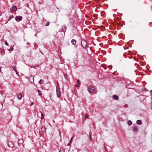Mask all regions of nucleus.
Instances as JSON below:
<instances>
[{
    "label": "nucleus",
    "instance_id": "obj_14",
    "mask_svg": "<svg viewBox=\"0 0 152 152\" xmlns=\"http://www.w3.org/2000/svg\"><path fill=\"white\" fill-rule=\"evenodd\" d=\"M113 98L115 100H117L118 99V97L115 95L113 96Z\"/></svg>",
    "mask_w": 152,
    "mask_h": 152
},
{
    "label": "nucleus",
    "instance_id": "obj_36",
    "mask_svg": "<svg viewBox=\"0 0 152 152\" xmlns=\"http://www.w3.org/2000/svg\"><path fill=\"white\" fill-rule=\"evenodd\" d=\"M57 84H58V86H59V84L58 83H57Z\"/></svg>",
    "mask_w": 152,
    "mask_h": 152
},
{
    "label": "nucleus",
    "instance_id": "obj_25",
    "mask_svg": "<svg viewBox=\"0 0 152 152\" xmlns=\"http://www.w3.org/2000/svg\"><path fill=\"white\" fill-rule=\"evenodd\" d=\"M75 86L76 87H78L79 86V84H75Z\"/></svg>",
    "mask_w": 152,
    "mask_h": 152
},
{
    "label": "nucleus",
    "instance_id": "obj_31",
    "mask_svg": "<svg viewBox=\"0 0 152 152\" xmlns=\"http://www.w3.org/2000/svg\"><path fill=\"white\" fill-rule=\"evenodd\" d=\"M15 72H16V74L19 76V75H18V72L17 70H15Z\"/></svg>",
    "mask_w": 152,
    "mask_h": 152
},
{
    "label": "nucleus",
    "instance_id": "obj_34",
    "mask_svg": "<svg viewBox=\"0 0 152 152\" xmlns=\"http://www.w3.org/2000/svg\"><path fill=\"white\" fill-rule=\"evenodd\" d=\"M60 152H64L63 151L62 152L61 151H60Z\"/></svg>",
    "mask_w": 152,
    "mask_h": 152
},
{
    "label": "nucleus",
    "instance_id": "obj_21",
    "mask_svg": "<svg viewBox=\"0 0 152 152\" xmlns=\"http://www.w3.org/2000/svg\"><path fill=\"white\" fill-rule=\"evenodd\" d=\"M77 83L78 84H79V85L80 84V80H78L77 81Z\"/></svg>",
    "mask_w": 152,
    "mask_h": 152
},
{
    "label": "nucleus",
    "instance_id": "obj_28",
    "mask_svg": "<svg viewBox=\"0 0 152 152\" xmlns=\"http://www.w3.org/2000/svg\"><path fill=\"white\" fill-rule=\"evenodd\" d=\"M5 44L7 45V46H9V44L6 41L5 42Z\"/></svg>",
    "mask_w": 152,
    "mask_h": 152
},
{
    "label": "nucleus",
    "instance_id": "obj_6",
    "mask_svg": "<svg viewBox=\"0 0 152 152\" xmlns=\"http://www.w3.org/2000/svg\"><path fill=\"white\" fill-rule=\"evenodd\" d=\"M138 129L136 126H134L133 128V131L134 132H136L138 130Z\"/></svg>",
    "mask_w": 152,
    "mask_h": 152
},
{
    "label": "nucleus",
    "instance_id": "obj_2",
    "mask_svg": "<svg viewBox=\"0 0 152 152\" xmlns=\"http://www.w3.org/2000/svg\"><path fill=\"white\" fill-rule=\"evenodd\" d=\"M56 92L57 96L59 97L60 96V91L58 87H56Z\"/></svg>",
    "mask_w": 152,
    "mask_h": 152
},
{
    "label": "nucleus",
    "instance_id": "obj_23",
    "mask_svg": "<svg viewBox=\"0 0 152 152\" xmlns=\"http://www.w3.org/2000/svg\"><path fill=\"white\" fill-rule=\"evenodd\" d=\"M12 67L13 69L14 70L15 72V70H17L15 67L12 66Z\"/></svg>",
    "mask_w": 152,
    "mask_h": 152
},
{
    "label": "nucleus",
    "instance_id": "obj_35",
    "mask_svg": "<svg viewBox=\"0 0 152 152\" xmlns=\"http://www.w3.org/2000/svg\"><path fill=\"white\" fill-rule=\"evenodd\" d=\"M2 91H1V94H2Z\"/></svg>",
    "mask_w": 152,
    "mask_h": 152
},
{
    "label": "nucleus",
    "instance_id": "obj_22",
    "mask_svg": "<svg viewBox=\"0 0 152 152\" xmlns=\"http://www.w3.org/2000/svg\"><path fill=\"white\" fill-rule=\"evenodd\" d=\"M88 118V116L87 115H86L85 116V119H86L87 118Z\"/></svg>",
    "mask_w": 152,
    "mask_h": 152
},
{
    "label": "nucleus",
    "instance_id": "obj_7",
    "mask_svg": "<svg viewBox=\"0 0 152 152\" xmlns=\"http://www.w3.org/2000/svg\"><path fill=\"white\" fill-rule=\"evenodd\" d=\"M11 10L14 11H15L17 10V7L15 6H13L12 8H11Z\"/></svg>",
    "mask_w": 152,
    "mask_h": 152
},
{
    "label": "nucleus",
    "instance_id": "obj_11",
    "mask_svg": "<svg viewBox=\"0 0 152 152\" xmlns=\"http://www.w3.org/2000/svg\"><path fill=\"white\" fill-rule=\"evenodd\" d=\"M30 80L31 82H32L34 81V77H33L31 76L30 78Z\"/></svg>",
    "mask_w": 152,
    "mask_h": 152
},
{
    "label": "nucleus",
    "instance_id": "obj_10",
    "mask_svg": "<svg viewBox=\"0 0 152 152\" xmlns=\"http://www.w3.org/2000/svg\"><path fill=\"white\" fill-rule=\"evenodd\" d=\"M76 41L75 40L73 39H72L71 41V43L73 44V45H75L76 43Z\"/></svg>",
    "mask_w": 152,
    "mask_h": 152
},
{
    "label": "nucleus",
    "instance_id": "obj_5",
    "mask_svg": "<svg viewBox=\"0 0 152 152\" xmlns=\"http://www.w3.org/2000/svg\"><path fill=\"white\" fill-rule=\"evenodd\" d=\"M8 146L11 148H12L14 146V145L12 142L11 141L8 142Z\"/></svg>",
    "mask_w": 152,
    "mask_h": 152
},
{
    "label": "nucleus",
    "instance_id": "obj_13",
    "mask_svg": "<svg viewBox=\"0 0 152 152\" xmlns=\"http://www.w3.org/2000/svg\"><path fill=\"white\" fill-rule=\"evenodd\" d=\"M66 28L65 26H64L62 27V30L63 32H65L66 31Z\"/></svg>",
    "mask_w": 152,
    "mask_h": 152
},
{
    "label": "nucleus",
    "instance_id": "obj_3",
    "mask_svg": "<svg viewBox=\"0 0 152 152\" xmlns=\"http://www.w3.org/2000/svg\"><path fill=\"white\" fill-rule=\"evenodd\" d=\"M88 90L90 92L93 93L94 91V88L92 86H90L89 87Z\"/></svg>",
    "mask_w": 152,
    "mask_h": 152
},
{
    "label": "nucleus",
    "instance_id": "obj_1",
    "mask_svg": "<svg viewBox=\"0 0 152 152\" xmlns=\"http://www.w3.org/2000/svg\"><path fill=\"white\" fill-rule=\"evenodd\" d=\"M87 43L84 40H82L81 45L84 48H86L87 45Z\"/></svg>",
    "mask_w": 152,
    "mask_h": 152
},
{
    "label": "nucleus",
    "instance_id": "obj_19",
    "mask_svg": "<svg viewBox=\"0 0 152 152\" xmlns=\"http://www.w3.org/2000/svg\"><path fill=\"white\" fill-rule=\"evenodd\" d=\"M38 92L39 95H41L42 94V92L39 90H38Z\"/></svg>",
    "mask_w": 152,
    "mask_h": 152
},
{
    "label": "nucleus",
    "instance_id": "obj_8",
    "mask_svg": "<svg viewBox=\"0 0 152 152\" xmlns=\"http://www.w3.org/2000/svg\"><path fill=\"white\" fill-rule=\"evenodd\" d=\"M17 97L19 99H20L22 98V95L20 93L17 94Z\"/></svg>",
    "mask_w": 152,
    "mask_h": 152
},
{
    "label": "nucleus",
    "instance_id": "obj_32",
    "mask_svg": "<svg viewBox=\"0 0 152 152\" xmlns=\"http://www.w3.org/2000/svg\"><path fill=\"white\" fill-rule=\"evenodd\" d=\"M34 104V103L33 102H31V105H32Z\"/></svg>",
    "mask_w": 152,
    "mask_h": 152
},
{
    "label": "nucleus",
    "instance_id": "obj_16",
    "mask_svg": "<svg viewBox=\"0 0 152 152\" xmlns=\"http://www.w3.org/2000/svg\"><path fill=\"white\" fill-rule=\"evenodd\" d=\"M23 140H19L18 144H19V143L22 144V143H23Z\"/></svg>",
    "mask_w": 152,
    "mask_h": 152
},
{
    "label": "nucleus",
    "instance_id": "obj_18",
    "mask_svg": "<svg viewBox=\"0 0 152 152\" xmlns=\"http://www.w3.org/2000/svg\"><path fill=\"white\" fill-rule=\"evenodd\" d=\"M43 83V80L41 79L39 82V83L40 84H42Z\"/></svg>",
    "mask_w": 152,
    "mask_h": 152
},
{
    "label": "nucleus",
    "instance_id": "obj_15",
    "mask_svg": "<svg viewBox=\"0 0 152 152\" xmlns=\"http://www.w3.org/2000/svg\"><path fill=\"white\" fill-rule=\"evenodd\" d=\"M2 107H3V104H2L0 103V110H1L2 109Z\"/></svg>",
    "mask_w": 152,
    "mask_h": 152
},
{
    "label": "nucleus",
    "instance_id": "obj_27",
    "mask_svg": "<svg viewBox=\"0 0 152 152\" xmlns=\"http://www.w3.org/2000/svg\"><path fill=\"white\" fill-rule=\"evenodd\" d=\"M13 48H11L9 50V51H13Z\"/></svg>",
    "mask_w": 152,
    "mask_h": 152
},
{
    "label": "nucleus",
    "instance_id": "obj_33",
    "mask_svg": "<svg viewBox=\"0 0 152 152\" xmlns=\"http://www.w3.org/2000/svg\"><path fill=\"white\" fill-rule=\"evenodd\" d=\"M71 144V143H70V142L68 144V145H70Z\"/></svg>",
    "mask_w": 152,
    "mask_h": 152
},
{
    "label": "nucleus",
    "instance_id": "obj_20",
    "mask_svg": "<svg viewBox=\"0 0 152 152\" xmlns=\"http://www.w3.org/2000/svg\"><path fill=\"white\" fill-rule=\"evenodd\" d=\"M41 118L42 119L44 118V115H43V114L42 113H41Z\"/></svg>",
    "mask_w": 152,
    "mask_h": 152
},
{
    "label": "nucleus",
    "instance_id": "obj_24",
    "mask_svg": "<svg viewBox=\"0 0 152 152\" xmlns=\"http://www.w3.org/2000/svg\"><path fill=\"white\" fill-rule=\"evenodd\" d=\"M64 77L66 79H67V78H66L67 77V75L66 74H64Z\"/></svg>",
    "mask_w": 152,
    "mask_h": 152
},
{
    "label": "nucleus",
    "instance_id": "obj_26",
    "mask_svg": "<svg viewBox=\"0 0 152 152\" xmlns=\"http://www.w3.org/2000/svg\"><path fill=\"white\" fill-rule=\"evenodd\" d=\"M13 18V16H12L11 17H10V18L9 19L8 21L10 20L12 18Z\"/></svg>",
    "mask_w": 152,
    "mask_h": 152
},
{
    "label": "nucleus",
    "instance_id": "obj_12",
    "mask_svg": "<svg viewBox=\"0 0 152 152\" xmlns=\"http://www.w3.org/2000/svg\"><path fill=\"white\" fill-rule=\"evenodd\" d=\"M41 131L42 132H45V127H42L41 128Z\"/></svg>",
    "mask_w": 152,
    "mask_h": 152
},
{
    "label": "nucleus",
    "instance_id": "obj_29",
    "mask_svg": "<svg viewBox=\"0 0 152 152\" xmlns=\"http://www.w3.org/2000/svg\"><path fill=\"white\" fill-rule=\"evenodd\" d=\"M72 139H73V137H72L71 138V140H70V142H70V143H71L72 142Z\"/></svg>",
    "mask_w": 152,
    "mask_h": 152
},
{
    "label": "nucleus",
    "instance_id": "obj_30",
    "mask_svg": "<svg viewBox=\"0 0 152 152\" xmlns=\"http://www.w3.org/2000/svg\"><path fill=\"white\" fill-rule=\"evenodd\" d=\"M49 22H48L46 24V26H47L49 25Z\"/></svg>",
    "mask_w": 152,
    "mask_h": 152
},
{
    "label": "nucleus",
    "instance_id": "obj_4",
    "mask_svg": "<svg viewBox=\"0 0 152 152\" xmlns=\"http://www.w3.org/2000/svg\"><path fill=\"white\" fill-rule=\"evenodd\" d=\"M22 19V17L21 16H17L15 18V19L16 21H20Z\"/></svg>",
    "mask_w": 152,
    "mask_h": 152
},
{
    "label": "nucleus",
    "instance_id": "obj_17",
    "mask_svg": "<svg viewBox=\"0 0 152 152\" xmlns=\"http://www.w3.org/2000/svg\"><path fill=\"white\" fill-rule=\"evenodd\" d=\"M128 124L129 125H130L132 124V122L131 121L129 120L128 121Z\"/></svg>",
    "mask_w": 152,
    "mask_h": 152
},
{
    "label": "nucleus",
    "instance_id": "obj_9",
    "mask_svg": "<svg viewBox=\"0 0 152 152\" xmlns=\"http://www.w3.org/2000/svg\"><path fill=\"white\" fill-rule=\"evenodd\" d=\"M136 123L138 125H141L142 124V122L140 120H138L137 121Z\"/></svg>",
    "mask_w": 152,
    "mask_h": 152
}]
</instances>
